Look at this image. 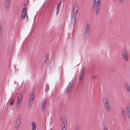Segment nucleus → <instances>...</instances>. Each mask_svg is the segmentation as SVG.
Here are the masks:
<instances>
[{"mask_svg":"<svg viewBox=\"0 0 130 130\" xmlns=\"http://www.w3.org/2000/svg\"><path fill=\"white\" fill-rule=\"evenodd\" d=\"M90 33V25L87 24L85 26L84 33V38L85 39L89 38Z\"/></svg>","mask_w":130,"mask_h":130,"instance_id":"4","label":"nucleus"},{"mask_svg":"<svg viewBox=\"0 0 130 130\" xmlns=\"http://www.w3.org/2000/svg\"><path fill=\"white\" fill-rule=\"evenodd\" d=\"M127 130H130V128L129 129H128Z\"/></svg>","mask_w":130,"mask_h":130,"instance_id":"32","label":"nucleus"},{"mask_svg":"<svg viewBox=\"0 0 130 130\" xmlns=\"http://www.w3.org/2000/svg\"><path fill=\"white\" fill-rule=\"evenodd\" d=\"M35 96V94L34 93H33L31 94L30 99L29 101L30 102H32L34 100V98Z\"/></svg>","mask_w":130,"mask_h":130,"instance_id":"16","label":"nucleus"},{"mask_svg":"<svg viewBox=\"0 0 130 130\" xmlns=\"http://www.w3.org/2000/svg\"><path fill=\"white\" fill-rule=\"evenodd\" d=\"M5 7L6 8H7L8 6V0H6L5 4L4 5Z\"/></svg>","mask_w":130,"mask_h":130,"instance_id":"18","label":"nucleus"},{"mask_svg":"<svg viewBox=\"0 0 130 130\" xmlns=\"http://www.w3.org/2000/svg\"><path fill=\"white\" fill-rule=\"evenodd\" d=\"M78 9V6L77 4H75L73 6V18L75 22L76 20V17Z\"/></svg>","mask_w":130,"mask_h":130,"instance_id":"5","label":"nucleus"},{"mask_svg":"<svg viewBox=\"0 0 130 130\" xmlns=\"http://www.w3.org/2000/svg\"><path fill=\"white\" fill-rule=\"evenodd\" d=\"M123 0H119V1L121 2H122Z\"/></svg>","mask_w":130,"mask_h":130,"instance_id":"29","label":"nucleus"},{"mask_svg":"<svg viewBox=\"0 0 130 130\" xmlns=\"http://www.w3.org/2000/svg\"><path fill=\"white\" fill-rule=\"evenodd\" d=\"M62 1H60L57 4V7L56 8V15H58L59 12L61 4Z\"/></svg>","mask_w":130,"mask_h":130,"instance_id":"10","label":"nucleus"},{"mask_svg":"<svg viewBox=\"0 0 130 130\" xmlns=\"http://www.w3.org/2000/svg\"><path fill=\"white\" fill-rule=\"evenodd\" d=\"M129 81H130V77H129Z\"/></svg>","mask_w":130,"mask_h":130,"instance_id":"30","label":"nucleus"},{"mask_svg":"<svg viewBox=\"0 0 130 130\" xmlns=\"http://www.w3.org/2000/svg\"><path fill=\"white\" fill-rule=\"evenodd\" d=\"M101 0H93L92 5V7L95 9L96 14H98L100 8L101 2Z\"/></svg>","mask_w":130,"mask_h":130,"instance_id":"1","label":"nucleus"},{"mask_svg":"<svg viewBox=\"0 0 130 130\" xmlns=\"http://www.w3.org/2000/svg\"><path fill=\"white\" fill-rule=\"evenodd\" d=\"M47 59H44V62L45 63H46V60Z\"/></svg>","mask_w":130,"mask_h":130,"instance_id":"28","label":"nucleus"},{"mask_svg":"<svg viewBox=\"0 0 130 130\" xmlns=\"http://www.w3.org/2000/svg\"><path fill=\"white\" fill-rule=\"evenodd\" d=\"M124 86L127 92H129L130 91V86L128 83L127 82L125 83Z\"/></svg>","mask_w":130,"mask_h":130,"instance_id":"13","label":"nucleus"},{"mask_svg":"<svg viewBox=\"0 0 130 130\" xmlns=\"http://www.w3.org/2000/svg\"><path fill=\"white\" fill-rule=\"evenodd\" d=\"M126 111L125 110H123L122 111V115L123 117L125 116L126 115Z\"/></svg>","mask_w":130,"mask_h":130,"instance_id":"19","label":"nucleus"},{"mask_svg":"<svg viewBox=\"0 0 130 130\" xmlns=\"http://www.w3.org/2000/svg\"><path fill=\"white\" fill-rule=\"evenodd\" d=\"M92 78L93 79H95L96 78V77H95L94 76H93V77H92Z\"/></svg>","mask_w":130,"mask_h":130,"instance_id":"27","label":"nucleus"},{"mask_svg":"<svg viewBox=\"0 0 130 130\" xmlns=\"http://www.w3.org/2000/svg\"><path fill=\"white\" fill-rule=\"evenodd\" d=\"M26 8L22 9L21 12V18L23 20L25 19V18L26 12Z\"/></svg>","mask_w":130,"mask_h":130,"instance_id":"9","label":"nucleus"},{"mask_svg":"<svg viewBox=\"0 0 130 130\" xmlns=\"http://www.w3.org/2000/svg\"><path fill=\"white\" fill-rule=\"evenodd\" d=\"M22 98V95L21 94H19L17 98L16 103L21 104Z\"/></svg>","mask_w":130,"mask_h":130,"instance_id":"11","label":"nucleus"},{"mask_svg":"<svg viewBox=\"0 0 130 130\" xmlns=\"http://www.w3.org/2000/svg\"><path fill=\"white\" fill-rule=\"evenodd\" d=\"M85 72V71L83 70H82L81 72H80L79 76V80H80L82 79Z\"/></svg>","mask_w":130,"mask_h":130,"instance_id":"15","label":"nucleus"},{"mask_svg":"<svg viewBox=\"0 0 130 130\" xmlns=\"http://www.w3.org/2000/svg\"><path fill=\"white\" fill-rule=\"evenodd\" d=\"M21 104L16 103V108L17 110H19L20 109L21 106Z\"/></svg>","mask_w":130,"mask_h":130,"instance_id":"17","label":"nucleus"},{"mask_svg":"<svg viewBox=\"0 0 130 130\" xmlns=\"http://www.w3.org/2000/svg\"><path fill=\"white\" fill-rule=\"evenodd\" d=\"M67 119L66 117L62 118L61 120V130H66L67 127Z\"/></svg>","mask_w":130,"mask_h":130,"instance_id":"3","label":"nucleus"},{"mask_svg":"<svg viewBox=\"0 0 130 130\" xmlns=\"http://www.w3.org/2000/svg\"><path fill=\"white\" fill-rule=\"evenodd\" d=\"M121 53L123 59L125 61H128L129 57L127 50L125 48H123L122 50Z\"/></svg>","mask_w":130,"mask_h":130,"instance_id":"6","label":"nucleus"},{"mask_svg":"<svg viewBox=\"0 0 130 130\" xmlns=\"http://www.w3.org/2000/svg\"><path fill=\"white\" fill-rule=\"evenodd\" d=\"M126 110L127 112L130 111V106L129 105H128L127 106Z\"/></svg>","mask_w":130,"mask_h":130,"instance_id":"20","label":"nucleus"},{"mask_svg":"<svg viewBox=\"0 0 130 130\" xmlns=\"http://www.w3.org/2000/svg\"><path fill=\"white\" fill-rule=\"evenodd\" d=\"M75 130H80V129L78 127V128H76Z\"/></svg>","mask_w":130,"mask_h":130,"instance_id":"26","label":"nucleus"},{"mask_svg":"<svg viewBox=\"0 0 130 130\" xmlns=\"http://www.w3.org/2000/svg\"><path fill=\"white\" fill-rule=\"evenodd\" d=\"M103 130H108L107 127L106 126L104 127L103 128Z\"/></svg>","mask_w":130,"mask_h":130,"instance_id":"24","label":"nucleus"},{"mask_svg":"<svg viewBox=\"0 0 130 130\" xmlns=\"http://www.w3.org/2000/svg\"><path fill=\"white\" fill-rule=\"evenodd\" d=\"M73 82L72 80L69 83V84L67 85L66 89V93H69L71 90L72 84Z\"/></svg>","mask_w":130,"mask_h":130,"instance_id":"8","label":"nucleus"},{"mask_svg":"<svg viewBox=\"0 0 130 130\" xmlns=\"http://www.w3.org/2000/svg\"><path fill=\"white\" fill-rule=\"evenodd\" d=\"M127 112L128 117L130 118V111Z\"/></svg>","mask_w":130,"mask_h":130,"instance_id":"25","label":"nucleus"},{"mask_svg":"<svg viewBox=\"0 0 130 130\" xmlns=\"http://www.w3.org/2000/svg\"><path fill=\"white\" fill-rule=\"evenodd\" d=\"M103 101L105 109L107 111L110 112L111 110V108L108 97L104 96L103 99Z\"/></svg>","mask_w":130,"mask_h":130,"instance_id":"2","label":"nucleus"},{"mask_svg":"<svg viewBox=\"0 0 130 130\" xmlns=\"http://www.w3.org/2000/svg\"><path fill=\"white\" fill-rule=\"evenodd\" d=\"M31 130H36L37 124L36 122H32L31 123Z\"/></svg>","mask_w":130,"mask_h":130,"instance_id":"14","label":"nucleus"},{"mask_svg":"<svg viewBox=\"0 0 130 130\" xmlns=\"http://www.w3.org/2000/svg\"><path fill=\"white\" fill-rule=\"evenodd\" d=\"M44 58L45 59H47L48 58V55L47 54L45 55L44 57Z\"/></svg>","mask_w":130,"mask_h":130,"instance_id":"23","label":"nucleus"},{"mask_svg":"<svg viewBox=\"0 0 130 130\" xmlns=\"http://www.w3.org/2000/svg\"><path fill=\"white\" fill-rule=\"evenodd\" d=\"M50 130H52V128H50Z\"/></svg>","mask_w":130,"mask_h":130,"instance_id":"31","label":"nucleus"},{"mask_svg":"<svg viewBox=\"0 0 130 130\" xmlns=\"http://www.w3.org/2000/svg\"><path fill=\"white\" fill-rule=\"evenodd\" d=\"M14 101V99H11L10 101V105H12L13 104Z\"/></svg>","mask_w":130,"mask_h":130,"instance_id":"21","label":"nucleus"},{"mask_svg":"<svg viewBox=\"0 0 130 130\" xmlns=\"http://www.w3.org/2000/svg\"><path fill=\"white\" fill-rule=\"evenodd\" d=\"M2 27L1 24H0V37L2 35Z\"/></svg>","mask_w":130,"mask_h":130,"instance_id":"22","label":"nucleus"},{"mask_svg":"<svg viewBox=\"0 0 130 130\" xmlns=\"http://www.w3.org/2000/svg\"><path fill=\"white\" fill-rule=\"evenodd\" d=\"M46 99L43 100L42 102V108L43 110H45L46 105Z\"/></svg>","mask_w":130,"mask_h":130,"instance_id":"12","label":"nucleus"},{"mask_svg":"<svg viewBox=\"0 0 130 130\" xmlns=\"http://www.w3.org/2000/svg\"><path fill=\"white\" fill-rule=\"evenodd\" d=\"M21 121V116H18L15 121V128L16 129H18L20 127V125Z\"/></svg>","mask_w":130,"mask_h":130,"instance_id":"7","label":"nucleus"}]
</instances>
